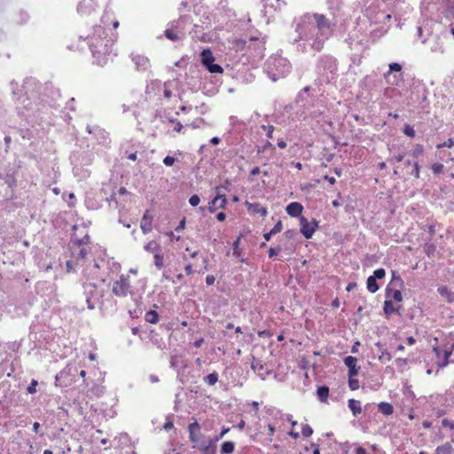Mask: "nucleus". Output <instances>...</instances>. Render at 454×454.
I'll list each match as a JSON object with an SVG mask.
<instances>
[{
    "mask_svg": "<svg viewBox=\"0 0 454 454\" xmlns=\"http://www.w3.org/2000/svg\"><path fill=\"white\" fill-rule=\"evenodd\" d=\"M117 37V33H109L106 28L101 25L93 27L92 32L86 37V40L94 63L98 66L104 67L113 56L116 55L114 51V45Z\"/></svg>",
    "mask_w": 454,
    "mask_h": 454,
    "instance_id": "obj_1",
    "label": "nucleus"
},
{
    "mask_svg": "<svg viewBox=\"0 0 454 454\" xmlns=\"http://www.w3.org/2000/svg\"><path fill=\"white\" fill-rule=\"evenodd\" d=\"M188 431L189 439L194 444L193 447H197L201 450H206V453H207L209 451V445L200 432V424L197 421L191 423L188 427Z\"/></svg>",
    "mask_w": 454,
    "mask_h": 454,
    "instance_id": "obj_2",
    "label": "nucleus"
},
{
    "mask_svg": "<svg viewBox=\"0 0 454 454\" xmlns=\"http://www.w3.org/2000/svg\"><path fill=\"white\" fill-rule=\"evenodd\" d=\"M90 243L89 235H85L82 239H75L72 241V254L74 258L78 260H84L90 252V248L88 245Z\"/></svg>",
    "mask_w": 454,
    "mask_h": 454,
    "instance_id": "obj_3",
    "label": "nucleus"
},
{
    "mask_svg": "<svg viewBox=\"0 0 454 454\" xmlns=\"http://www.w3.org/2000/svg\"><path fill=\"white\" fill-rule=\"evenodd\" d=\"M434 340L435 341V344L433 346V351L437 359L436 360V372H438L439 370L444 368L445 366H447L450 364L449 358L451 356L452 350L454 348V344H452V346L450 348L444 349L442 352V349L437 345L438 338L435 337L434 339Z\"/></svg>",
    "mask_w": 454,
    "mask_h": 454,
    "instance_id": "obj_4",
    "label": "nucleus"
},
{
    "mask_svg": "<svg viewBox=\"0 0 454 454\" xmlns=\"http://www.w3.org/2000/svg\"><path fill=\"white\" fill-rule=\"evenodd\" d=\"M130 281L129 276L121 275L114 282L112 292L118 297H125L130 293Z\"/></svg>",
    "mask_w": 454,
    "mask_h": 454,
    "instance_id": "obj_5",
    "label": "nucleus"
},
{
    "mask_svg": "<svg viewBox=\"0 0 454 454\" xmlns=\"http://www.w3.org/2000/svg\"><path fill=\"white\" fill-rule=\"evenodd\" d=\"M201 63L207 67L208 72L213 74H223V68L218 65L215 64V57L210 49H204L201 52Z\"/></svg>",
    "mask_w": 454,
    "mask_h": 454,
    "instance_id": "obj_6",
    "label": "nucleus"
},
{
    "mask_svg": "<svg viewBox=\"0 0 454 454\" xmlns=\"http://www.w3.org/2000/svg\"><path fill=\"white\" fill-rule=\"evenodd\" d=\"M165 36L173 42H176L183 38L184 33V26L182 20H176L170 24V27L167 28L164 31Z\"/></svg>",
    "mask_w": 454,
    "mask_h": 454,
    "instance_id": "obj_7",
    "label": "nucleus"
},
{
    "mask_svg": "<svg viewBox=\"0 0 454 454\" xmlns=\"http://www.w3.org/2000/svg\"><path fill=\"white\" fill-rule=\"evenodd\" d=\"M313 18L316 23V27L321 35H324L326 31L331 33L334 24H333L328 18L324 14L314 13Z\"/></svg>",
    "mask_w": 454,
    "mask_h": 454,
    "instance_id": "obj_8",
    "label": "nucleus"
},
{
    "mask_svg": "<svg viewBox=\"0 0 454 454\" xmlns=\"http://www.w3.org/2000/svg\"><path fill=\"white\" fill-rule=\"evenodd\" d=\"M300 222L301 232L306 239H310L313 236L314 232L316 231V229L317 228V222L316 220H313L311 223H309L308 219L304 216H301Z\"/></svg>",
    "mask_w": 454,
    "mask_h": 454,
    "instance_id": "obj_9",
    "label": "nucleus"
},
{
    "mask_svg": "<svg viewBox=\"0 0 454 454\" xmlns=\"http://www.w3.org/2000/svg\"><path fill=\"white\" fill-rule=\"evenodd\" d=\"M97 7V0H82L79 3L77 11L81 15H90L96 11Z\"/></svg>",
    "mask_w": 454,
    "mask_h": 454,
    "instance_id": "obj_10",
    "label": "nucleus"
},
{
    "mask_svg": "<svg viewBox=\"0 0 454 454\" xmlns=\"http://www.w3.org/2000/svg\"><path fill=\"white\" fill-rule=\"evenodd\" d=\"M153 217L149 210H146L141 219L140 228L144 234H147L153 230Z\"/></svg>",
    "mask_w": 454,
    "mask_h": 454,
    "instance_id": "obj_11",
    "label": "nucleus"
},
{
    "mask_svg": "<svg viewBox=\"0 0 454 454\" xmlns=\"http://www.w3.org/2000/svg\"><path fill=\"white\" fill-rule=\"evenodd\" d=\"M227 203L225 195H217L208 203V209L211 213L219 208H224Z\"/></svg>",
    "mask_w": 454,
    "mask_h": 454,
    "instance_id": "obj_12",
    "label": "nucleus"
},
{
    "mask_svg": "<svg viewBox=\"0 0 454 454\" xmlns=\"http://www.w3.org/2000/svg\"><path fill=\"white\" fill-rule=\"evenodd\" d=\"M357 359L355 356H348L344 359L345 365L348 368V377H355L358 373L356 368Z\"/></svg>",
    "mask_w": 454,
    "mask_h": 454,
    "instance_id": "obj_13",
    "label": "nucleus"
},
{
    "mask_svg": "<svg viewBox=\"0 0 454 454\" xmlns=\"http://www.w3.org/2000/svg\"><path fill=\"white\" fill-rule=\"evenodd\" d=\"M246 207L248 212L252 215L260 214L263 217L268 215L267 208L262 207L259 203H250L247 201Z\"/></svg>",
    "mask_w": 454,
    "mask_h": 454,
    "instance_id": "obj_14",
    "label": "nucleus"
},
{
    "mask_svg": "<svg viewBox=\"0 0 454 454\" xmlns=\"http://www.w3.org/2000/svg\"><path fill=\"white\" fill-rule=\"evenodd\" d=\"M286 210L290 216L298 217L299 215H301L303 210V207L299 202H291L290 204L287 205Z\"/></svg>",
    "mask_w": 454,
    "mask_h": 454,
    "instance_id": "obj_15",
    "label": "nucleus"
},
{
    "mask_svg": "<svg viewBox=\"0 0 454 454\" xmlns=\"http://www.w3.org/2000/svg\"><path fill=\"white\" fill-rule=\"evenodd\" d=\"M437 292L449 303H452L454 301V294L452 292H450V290L447 286H439L437 289Z\"/></svg>",
    "mask_w": 454,
    "mask_h": 454,
    "instance_id": "obj_16",
    "label": "nucleus"
},
{
    "mask_svg": "<svg viewBox=\"0 0 454 454\" xmlns=\"http://www.w3.org/2000/svg\"><path fill=\"white\" fill-rule=\"evenodd\" d=\"M144 248L146 252L152 253L153 254H157L158 252H161V250H162L160 245L155 240L149 241L144 247Z\"/></svg>",
    "mask_w": 454,
    "mask_h": 454,
    "instance_id": "obj_17",
    "label": "nucleus"
},
{
    "mask_svg": "<svg viewBox=\"0 0 454 454\" xmlns=\"http://www.w3.org/2000/svg\"><path fill=\"white\" fill-rule=\"evenodd\" d=\"M348 404L354 416H357L362 412L360 401L349 399Z\"/></svg>",
    "mask_w": 454,
    "mask_h": 454,
    "instance_id": "obj_18",
    "label": "nucleus"
},
{
    "mask_svg": "<svg viewBox=\"0 0 454 454\" xmlns=\"http://www.w3.org/2000/svg\"><path fill=\"white\" fill-rule=\"evenodd\" d=\"M378 410L384 415H391L394 412V408L389 403L382 402L379 404Z\"/></svg>",
    "mask_w": 454,
    "mask_h": 454,
    "instance_id": "obj_19",
    "label": "nucleus"
},
{
    "mask_svg": "<svg viewBox=\"0 0 454 454\" xmlns=\"http://www.w3.org/2000/svg\"><path fill=\"white\" fill-rule=\"evenodd\" d=\"M145 320L150 324H156L159 321V314L156 310H149L145 315Z\"/></svg>",
    "mask_w": 454,
    "mask_h": 454,
    "instance_id": "obj_20",
    "label": "nucleus"
},
{
    "mask_svg": "<svg viewBox=\"0 0 454 454\" xmlns=\"http://www.w3.org/2000/svg\"><path fill=\"white\" fill-rule=\"evenodd\" d=\"M367 289L370 293L374 294L379 290V286L376 282L375 277L370 276L366 281Z\"/></svg>",
    "mask_w": 454,
    "mask_h": 454,
    "instance_id": "obj_21",
    "label": "nucleus"
},
{
    "mask_svg": "<svg viewBox=\"0 0 454 454\" xmlns=\"http://www.w3.org/2000/svg\"><path fill=\"white\" fill-rule=\"evenodd\" d=\"M317 396L321 402H325L329 395V387L326 386H322L317 388Z\"/></svg>",
    "mask_w": 454,
    "mask_h": 454,
    "instance_id": "obj_22",
    "label": "nucleus"
},
{
    "mask_svg": "<svg viewBox=\"0 0 454 454\" xmlns=\"http://www.w3.org/2000/svg\"><path fill=\"white\" fill-rule=\"evenodd\" d=\"M444 14L446 17L454 18V0H446Z\"/></svg>",
    "mask_w": 454,
    "mask_h": 454,
    "instance_id": "obj_23",
    "label": "nucleus"
},
{
    "mask_svg": "<svg viewBox=\"0 0 454 454\" xmlns=\"http://www.w3.org/2000/svg\"><path fill=\"white\" fill-rule=\"evenodd\" d=\"M154 265L158 270H161L164 267V255L162 251L153 254Z\"/></svg>",
    "mask_w": 454,
    "mask_h": 454,
    "instance_id": "obj_24",
    "label": "nucleus"
},
{
    "mask_svg": "<svg viewBox=\"0 0 454 454\" xmlns=\"http://www.w3.org/2000/svg\"><path fill=\"white\" fill-rule=\"evenodd\" d=\"M436 247L433 243H427L424 246V252L428 257H434Z\"/></svg>",
    "mask_w": 454,
    "mask_h": 454,
    "instance_id": "obj_25",
    "label": "nucleus"
},
{
    "mask_svg": "<svg viewBox=\"0 0 454 454\" xmlns=\"http://www.w3.org/2000/svg\"><path fill=\"white\" fill-rule=\"evenodd\" d=\"M235 445L232 442H224L222 444L221 450L223 453H231L234 451Z\"/></svg>",
    "mask_w": 454,
    "mask_h": 454,
    "instance_id": "obj_26",
    "label": "nucleus"
},
{
    "mask_svg": "<svg viewBox=\"0 0 454 454\" xmlns=\"http://www.w3.org/2000/svg\"><path fill=\"white\" fill-rule=\"evenodd\" d=\"M452 450V447L450 444L446 443L441 446H438L435 450L437 454H450Z\"/></svg>",
    "mask_w": 454,
    "mask_h": 454,
    "instance_id": "obj_27",
    "label": "nucleus"
},
{
    "mask_svg": "<svg viewBox=\"0 0 454 454\" xmlns=\"http://www.w3.org/2000/svg\"><path fill=\"white\" fill-rule=\"evenodd\" d=\"M232 44L237 51H243L246 48L247 41L241 38H236L232 41Z\"/></svg>",
    "mask_w": 454,
    "mask_h": 454,
    "instance_id": "obj_28",
    "label": "nucleus"
},
{
    "mask_svg": "<svg viewBox=\"0 0 454 454\" xmlns=\"http://www.w3.org/2000/svg\"><path fill=\"white\" fill-rule=\"evenodd\" d=\"M205 380L208 385H215L218 380V374L216 372L209 373L205 378Z\"/></svg>",
    "mask_w": 454,
    "mask_h": 454,
    "instance_id": "obj_29",
    "label": "nucleus"
},
{
    "mask_svg": "<svg viewBox=\"0 0 454 454\" xmlns=\"http://www.w3.org/2000/svg\"><path fill=\"white\" fill-rule=\"evenodd\" d=\"M395 310L393 302L391 301H385L384 302V311L387 315H390Z\"/></svg>",
    "mask_w": 454,
    "mask_h": 454,
    "instance_id": "obj_30",
    "label": "nucleus"
},
{
    "mask_svg": "<svg viewBox=\"0 0 454 454\" xmlns=\"http://www.w3.org/2000/svg\"><path fill=\"white\" fill-rule=\"evenodd\" d=\"M313 434V429L309 424H304L301 427V434L304 437H309Z\"/></svg>",
    "mask_w": 454,
    "mask_h": 454,
    "instance_id": "obj_31",
    "label": "nucleus"
},
{
    "mask_svg": "<svg viewBox=\"0 0 454 454\" xmlns=\"http://www.w3.org/2000/svg\"><path fill=\"white\" fill-rule=\"evenodd\" d=\"M168 121L170 123L174 124V128L173 129H174L175 131H176L178 133L182 132V130L184 129V126H183V124L179 121H177L176 119L172 118V119H169Z\"/></svg>",
    "mask_w": 454,
    "mask_h": 454,
    "instance_id": "obj_32",
    "label": "nucleus"
},
{
    "mask_svg": "<svg viewBox=\"0 0 454 454\" xmlns=\"http://www.w3.org/2000/svg\"><path fill=\"white\" fill-rule=\"evenodd\" d=\"M403 133L408 136L409 137H414L416 133H415V130L414 129L409 125V124H405L404 127H403Z\"/></svg>",
    "mask_w": 454,
    "mask_h": 454,
    "instance_id": "obj_33",
    "label": "nucleus"
},
{
    "mask_svg": "<svg viewBox=\"0 0 454 454\" xmlns=\"http://www.w3.org/2000/svg\"><path fill=\"white\" fill-rule=\"evenodd\" d=\"M348 387L351 390H356L359 388V381L354 377H348Z\"/></svg>",
    "mask_w": 454,
    "mask_h": 454,
    "instance_id": "obj_34",
    "label": "nucleus"
},
{
    "mask_svg": "<svg viewBox=\"0 0 454 454\" xmlns=\"http://www.w3.org/2000/svg\"><path fill=\"white\" fill-rule=\"evenodd\" d=\"M454 146V138L450 137L449 139H447L446 141H444L442 144H439L436 145V147L438 149H441L442 147H448V148H451Z\"/></svg>",
    "mask_w": 454,
    "mask_h": 454,
    "instance_id": "obj_35",
    "label": "nucleus"
},
{
    "mask_svg": "<svg viewBox=\"0 0 454 454\" xmlns=\"http://www.w3.org/2000/svg\"><path fill=\"white\" fill-rule=\"evenodd\" d=\"M388 296H390L395 301H401L403 299L402 293L399 290L392 291Z\"/></svg>",
    "mask_w": 454,
    "mask_h": 454,
    "instance_id": "obj_36",
    "label": "nucleus"
},
{
    "mask_svg": "<svg viewBox=\"0 0 454 454\" xmlns=\"http://www.w3.org/2000/svg\"><path fill=\"white\" fill-rule=\"evenodd\" d=\"M402 70V66L398 63H391L389 64V70L386 74V75L389 74L391 72H400Z\"/></svg>",
    "mask_w": 454,
    "mask_h": 454,
    "instance_id": "obj_37",
    "label": "nucleus"
},
{
    "mask_svg": "<svg viewBox=\"0 0 454 454\" xmlns=\"http://www.w3.org/2000/svg\"><path fill=\"white\" fill-rule=\"evenodd\" d=\"M392 359V356L387 351H383L381 355L379 356V360L381 362H389Z\"/></svg>",
    "mask_w": 454,
    "mask_h": 454,
    "instance_id": "obj_38",
    "label": "nucleus"
},
{
    "mask_svg": "<svg viewBox=\"0 0 454 454\" xmlns=\"http://www.w3.org/2000/svg\"><path fill=\"white\" fill-rule=\"evenodd\" d=\"M442 426L449 428L450 430H454V421L449 420L448 419H443L442 420Z\"/></svg>",
    "mask_w": 454,
    "mask_h": 454,
    "instance_id": "obj_39",
    "label": "nucleus"
},
{
    "mask_svg": "<svg viewBox=\"0 0 454 454\" xmlns=\"http://www.w3.org/2000/svg\"><path fill=\"white\" fill-rule=\"evenodd\" d=\"M176 160V159L175 157L168 155L163 159V163L168 167H171L174 165Z\"/></svg>",
    "mask_w": 454,
    "mask_h": 454,
    "instance_id": "obj_40",
    "label": "nucleus"
},
{
    "mask_svg": "<svg viewBox=\"0 0 454 454\" xmlns=\"http://www.w3.org/2000/svg\"><path fill=\"white\" fill-rule=\"evenodd\" d=\"M424 153V148L421 145H416L413 149L412 154L414 157H419Z\"/></svg>",
    "mask_w": 454,
    "mask_h": 454,
    "instance_id": "obj_41",
    "label": "nucleus"
},
{
    "mask_svg": "<svg viewBox=\"0 0 454 454\" xmlns=\"http://www.w3.org/2000/svg\"><path fill=\"white\" fill-rule=\"evenodd\" d=\"M443 165L442 163H434L432 165V171L434 173V174H440L442 172L443 170Z\"/></svg>",
    "mask_w": 454,
    "mask_h": 454,
    "instance_id": "obj_42",
    "label": "nucleus"
},
{
    "mask_svg": "<svg viewBox=\"0 0 454 454\" xmlns=\"http://www.w3.org/2000/svg\"><path fill=\"white\" fill-rule=\"evenodd\" d=\"M262 129L266 131V135H267V137L269 138L272 137V134H273V131H274V127L272 125H268V126L262 125Z\"/></svg>",
    "mask_w": 454,
    "mask_h": 454,
    "instance_id": "obj_43",
    "label": "nucleus"
},
{
    "mask_svg": "<svg viewBox=\"0 0 454 454\" xmlns=\"http://www.w3.org/2000/svg\"><path fill=\"white\" fill-rule=\"evenodd\" d=\"M281 251V247H270L269 249V257L270 258H273L275 257L276 255L278 254V253Z\"/></svg>",
    "mask_w": 454,
    "mask_h": 454,
    "instance_id": "obj_44",
    "label": "nucleus"
},
{
    "mask_svg": "<svg viewBox=\"0 0 454 454\" xmlns=\"http://www.w3.org/2000/svg\"><path fill=\"white\" fill-rule=\"evenodd\" d=\"M385 275H386L385 270L380 268V269H377L374 270L372 277H375V278H382L385 277Z\"/></svg>",
    "mask_w": 454,
    "mask_h": 454,
    "instance_id": "obj_45",
    "label": "nucleus"
},
{
    "mask_svg": "<svg viewBox=\"0 0 454 454\" xmlns=\"http://www.w3.org/2000/svg\"><path fill=\"white\" fill-rule=\"evenodd\" d=\"M37 380H32L30 385L27 387V392L29 394H35L36 392Z\"/></svg>",
    "mask_w": 454,
    "mask_h": 454,
    "instance_id": "obj_46",
    "label": "nucleus"
},
{
    "mask_svg": "<svg viewBox=\"0 0 454 454\" xmlns=\"http://www.w3.org/2000/svg\"><path fill=\"white\" fill-rule=\"evenodd\" d=\"M200 199L198 195L194 194L192 195L190 199H189V203L192 206V207H196L200 204Z\"/></svg>",
    "mask_w": 454,
    "mask_h": 454,
    "instance_id": "obj_47",
    "label": "nucleus"
},
{
    "mask_svg": "<svg viewBox=\"0 0 454 454\" xmlns=\"http://www.w3.org/2000/svg\"><path fill=\"white\" fill-rule=\"evenodd\" d=\"M251 367L254 372L258 371V372H260V371L263 369V365L261 364L260 361H254L251 364Z\"/></svg>",
    "mask_w": 454,
    "mask_h": 454,
    "instance_id": "obj_48",
    "label": "nucleus"
},
{
    "mask_svg": "<svg viewBox=\"0 0 454 454\" xmlns=\"http://www.w3.org/2000/svg\"><path fill=\"white\" fill-rule=\"evenodd\" d=\"M282 223L281 221H278L275 226L270 230L271 233H273L274 235L282 231Z\"/></svg>",
    "mask_w": 454,
    "mask_h": 454,
    "instance_id": "obj_49",
    "label": "nucleus"
},
{
    "mask_svg": "<svg viewBox=\"0 0 454 454\" xmlns=\"http://www.w3.org/2000/svg\"><path fill=\"white\" fill-rule=\"evenodd\" d=\"M215 278L213 275H207L206 277V283L207 286H211L215 283Z\"/></svg>",
    "mask_w": 454,
    "mask_h": 454,
    "instance_id": "obj_50",
    "label": "nucleus"
},
{
    "mask_svg": "<svg viewBox=\"0 0 454 454\" xmlns=\"http://www.w3.org/2000/svg\"><path fill=\"white\" fill-rule=\"evenodd\" d=\"M163 95H164V97H165L166 98H171V96H172V92H171V90H168V89L167 88V84H166V83L164 84Z\"/></svg>",
    "mask_w": 454,
    "mask_h": 454,
    "instance_id": "obj_51",
    "label": "nucleus"
},
{
    "mask_svg": "<svg viewBox=\"0 0 454 454\" xmlns=\"http://www.w3.org/2000/svg\"><path fill=\"white\" fill-rule=\"evenodd\" d=\"M111 16H112V14H111V13H107V12H106V13L103 15L102 19H101L102 22H103L104 24H106L109 20H112V17H111Z\"/></svg>",
    "mask_w": 454,
    "mask_h": 454,
    "instance_id": "obj_52",
    "label": "nucleus"
},
{
    "mask_svg": "<svg viewBox=\"0 0 454 454\" xmlns=\"http://www.w3.org/2000/svg\"><path fill=\"white\" fill-rule=\"evenodd\" d=\"M324 179L326 180L332 185L336 184V179L333 176H329L325 175L324 176Z\"/></svg>",
    "mask_w": 454,
    "mask_h": 454,
    "instance_id": "obj_53",
    "label": "nucleus"
},
{
    "mask_svg": "<svg viewBox=\"0 0 454 454\" xmlns=\"http://www.w3.org/2000/svg\"><path fill=\"white\" fill-rule=\"evenodd\" d=\"M185 227V219L183 218L180 223H179V225L176 228V231H181L184 229Z\"/></svg>",
    "mask_w": 454,
    "mask_h": 454,
    "instance_id": "obj_54",
    "label": "nucleus"
},
{
    "mask_svg": "<svg viewBox=\"0 0 454 454\" xmlns=\"http://www.w3.org/2000/svg\"><path fill=\"white\" fill-rule=\"evenodd\" d=\"M184 271H185L186 275H188V276L192 275L194 272V270L192 269V265L187 264L184 268Z\"/></svg>",
    "mask_w": 454,
    "mask_h": 454,
    "instance_id": "obj_55",
    "label": "nucleus"
},
{
    "mask_svg": "<svg viewBox=\"0 0 454 454\" xmlns=\"http://www.w3.org/2000/svg\"><path fill=\"white\" fill-rule=\"evenodd\" d=\"M226 218V215L225 213L223 212H219L218 214H216V219L220 222H223L224 221Z\"/></svg>",
    "mask_w": 454,
    "mask_h": 454,
    "instance_id": "obj_56",
    "label": "nucleus"
},
{
    "mask_svg": "<svg viewBox=\"0 0 454 454\" xmlns=\"http://www.w3.org/2000/svg\"><path fill=\"white\" fill-rule=\"evenodd\" d=\"M258 335L260 337H270V336H271L270 333L269 331H266V330L259 331L258 332Z\"/></svg>",
    "mask_w": 454,
    "mask_h": 454,
    "instance_id": "obj_57",
    "label": "nucleus"
},
{
    "mask_svg": "<svg viewBox=\"0 0 454 454\" xmlns=\"http://www.w3.org/2000/svg\"><path fill=\"white\" fill-rule=\"evenodd\" d=\"M406 342L409 346H411L416 343V340L412 336H410L406 339Z\"/></svg>",
    "mask_w": 454,
    "mask_h": 454,
    "instance_id": "obj_58",
    "label": "nucleus"
},
{
    "mask_svg": "<svg viewBox=\"0 0 454 454\" xmlns=\"http://www.w3.org/2000/svg\"><path fill=\"white\" fill-rule=\"evenodd\" d=\"M403 154H397L393 157V160H395L396 162H401L403 160Z\"/></svg>",
    "mask_w": 454,
    "mask_h": 454,
    "instance_id": "obj_59",
    "label": "nucleus"
},
{
    "mask_svg": "<svg viewBox=\"0 0 454 454\" xmlns=\"http://www.w3.org/2000/svg\"><path fill=\"white\" fill-rule=\"evenodd\" d=\"M260 173V168L259 167H254L251 170H250V174L251 176H256Z\"/></svg>",
    "mask_w": 454,
    "mask_h": 454,
    "instance_id": "obj_60",
    "label": "nucleus"
},
{
    "mask_svg": "<svg viewBox=\"0 0 454 454\" xmlns=\"http://www.w3.org/2000/svg\"><path fill=\"white\" fill-rule=\"evenodd\" d=\"M268 429H269V434L270 436H273L274 434H275V427L273 425H271V424H269L268 425Z\"/></svg>",
    "mask_w": 454,
    "mask_h": 454,
    "instance_id": "obj_61",
    "label": "nucleus"
},
{
    "mask_svg": "<svg viewBox=\"0 0 454 454\" xmlns=\"http://www.w3.org/2000/svg\"><path fill=\"white\" fill-rule=\"evenodd\" d=\"M356 454H368L366 450L363 447H358L356 450Z\"/></svg>",
    "mask_w": 454,
    "mask_h": 454,
    "instance_id": "obj_62",
    "label": "nucleus"
},
{
    "mask_svg": "<svg viewBox=\"0 0 454 454\" xmlns=\"http://www.w3.org/2000/svg\"><path fill=\"white\" fill-rule=\"evenodd\" d=\"M311 447L313 448V454H320L319 446L312 443Z\"/></svg>",
    "mask_w": 454,
    "mask_h": 454,
    "instance_id": "obj_63",
    "label": "nucleus"
},
{
    "mask_svg": "<svg viewBox=\"0 0 454 454\" xmlns=\"http://www.w3.org/2000/svg\"><path fill=\"white\" fill-rule=\"evenodd\" d=\"M428 232L431 234V236H434L435 234V227L434 225L431 224L427 227Z\"/></svg>",
    "mask_w": 454,
    "mask_h": 454,
    "instance_id": "obj_64",
    "label": "nucleus"
}]
</instances>
